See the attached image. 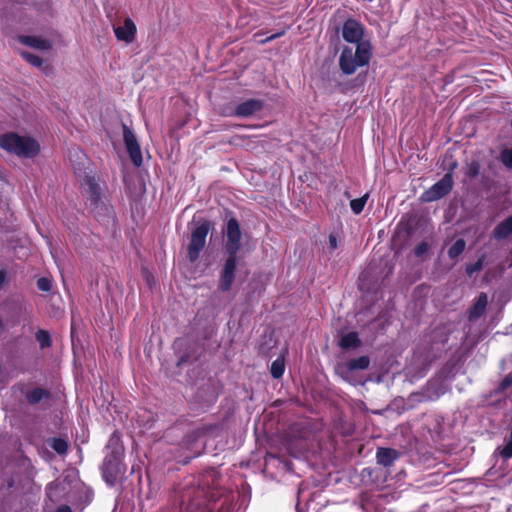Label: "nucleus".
I'll return each mask as SVG.
<instances>
[{
	"label": "nucleus",
	"mask_w": 512,
	"mask_h": 512,
	"mask_svg": "<svg viewBox=\"0 0 512 512\" xmlns=\"http://www.w3.org/2000/svg\"><path fill=\"white\" fill-rule=\"evenodd\" d=\"M372 56V47L369 41L358 43L355 49L345 46L339 57L340 70L351 75L360 67L367 65Z\"/></svg>",
	"instance_id": "obj_1"
},
{
	"label": "nucleus",
	"mask_w": 512,
	"mask_h": 512,
	"mask_svg": "<svg viewBox=\"0 0 512 512\" xmlns=\"http://www.w3.org/2000/svg\"><path fill=\"white\" fill-rule=\"evenodd\" d=\"M0 147L10 154L23 158H33L40 152V145L35 139L20 136L15 132L0 135Z\"/></svg>",
	"instance_id": "obj_2"
},
{
	"label": "nucleus",
	"mask_w": 512,
	"mask_h": 512,
	"mask_svg": "<svg viewBox=\"0 0 512 512\" xmlns=\"http://www.w3.org/2000/svg\"><path fill=\"white\" fill-rule=\"evenodd\" d=\"M370 366V358L366 355L350 359L346 362H339L335 365V373L345 382L351 385H363L365 381L361 371L367 370Z\"/></svg>",
	"instance_id": "obj_3"
},
{
	"label": "nucleus",
	"mask_w": 512,
	"mask_h": 512,
	"mask_svg": "<svg viewBox=\"0 0 512 512\" xmlns=\"http://www.w3.org/2000/svg\"><path fill=\"white\" fill-rule=\"evenodd\" d=\"M125 472L122 456L106 454L102 464V475L106 483L114 485L124 477Z\"/></svg>",
	"instance_id": "obj_4"
},
{
	"label": "nucleus",
	"mask_w": 512,
	"mask_h": 512,
	"mask_svg": "<svg viewBox=\"0 0 512 512\" xmlns=\"http://www.w3.org/2000/svg\"><path fill=\"white\" fill-rule=\"evenodd\" d=\"M209 228V223L205 222L193 230L190 243L187 248L188 259L191 262H195L199 258L201 251L204 249Z\"/></svg>",
	"instance_id": "obj_5"
},
{
	"label": "nucleus",
	"mask_w": 512,
	"mask_h": 512,
	"mask_svg": "<svg viewBox=\"0 0 512 512\" xmlns=\"http://www.w3.org/2000/svg\"><path fill=\"white\" fill-rule=\"evenodd\" d=\"M453 187V176L451 172H447L438 182L426 190L421 199L425 202H433L446 196Z\"/></svg>",
	"instance_id": "obj_6"
},
{
	"label": "nucleus",
	"mask_w": 512,
	"mask_h": 512,
	"mask_svg": "<svg viewBox=\"0 0 512 512\" xmlns=\"http://www.w3.org/2000/svg\"><path fill=\"white\" fill-rule=\"evenodd\" d=\"M241 230L238 221L231 218L227 222L225 230V250L231 256H236L241 248Z\"/></svg>",
	"instance_id": "obj_7"
},
{
	"label": "nucleus",
	"mask_w": 512,
	"mask_h": 512,
	"mask_svg": "<svg viewBox=\"0 0 512 512\" xmlns=\"http://www.w3.org/2000/svg\"><path fill=\"white\" fill-rule=\"evenodd\" d=\"M123 139L132 163L140 167L143 163L140 145L134 132L125 124H123Z\"/></svg>",
	"instance_id": "obj_8"
},
{
	"label": "nucleus",
	"mask_w": 512,
	"mask_h": 512,
	"mask_svg": "<svg viewBox=\"0 0 512 512\" xmlns=\"http://www.w3.org/2000/svg\"><path fill=\"white\" fill-rule=\"evenodd\" d=\"M264 108V101L260 99H248L235 106L233 110L226 113L227 116L249 118L261 112Z\"/></svg>",
	"instance_id": "obj_9"
},
{
	"label": "nucleus",
	"mask_w": 512,
	"mask_h": 512,
	"mask_svg": "<svg viewBox=\"0 0 512 512\" xmlns=\"http://www.w3.org/2000/svg\"><path fill=\"white\" fill-rule=\"evenodd\" d=\"M236 270V256L229 255L226 259L222 271L220 273L218 289L222 292H227L231 289Z\"/></svg>",
	"instance_id": "obj_10"
},
{
	"label": "nucleus",
	"mask_w": 512,
	"mask_h": 512,
	"mask_svg": "<svg viewBox=\"0 0 512 512\" xmlns=\"http://www.w3.org/2000/svg\"><path fill=\"white\" fill-rule=\"evenodd\" d=\"M364 29L363 26L355 19H348L344 22L342 27L343 39L349 43L356 44L363 43Z\"/></svg>",
	"instance_id": "obj_11"
},
{
	"label": "nucleus",
	"mask_w": 512,
	"mask_h": 512,
	"mask_svg": "<svg viewBox=\"0 0 512 512\" xmlns=\"http://www.w3.org/2000/svg\"><path fill=\"white\" fill-rule=\"evenodd\" d=\"M83 185L91 205H95V207H97L100 202L102 192L99 183L94 177H86Z\"/></svg>",
	"instance_id": "obj_12"
},
{
	"label": "nucleus",
	"mask_w": 512,
	"mask_h": 512,
	"mask_svg": "<svg viewBox=\"0 0 512 512\" xmlns=\"http://www.w3.org/2000/svg\"><path fill=\"white\" fill-rule=\"evenodd\" d=\"M400 453L392 448L380 447L376 452V460L383 467H391L400 458Z\"/></svg>",
	"instance_id": "obj_13"
},
{
	"label": "nucleus",
	"mask_w": 512,
	"mask_h": 512,
	"mask_svg": "<svg viewBox=\"0 0 512 512\" xmlns=\"http://www.w3.org/2000/svg\"><path fill=\"white\" fill-rule=\"evenodd\" d=\"M114 32L118 40L130 43L134 39L136 26L130 18H126L124 20V25L115 27Z\"/></svg>",
	"instance_id": "obj_14"
},
{
	"label": "nucleus",
	"mask_w": 512,
	"mask_h": 512,
	"mask_svg": "<svg viewBox=\"0 0 512 512\" xmlns=\"http://www.w3.org/2000/svg\"><path fill=\"white\" fill-rule=\"evenodd\" d=\"M18 40L26 46L42 51H47L52 48L51 42L40 36L19 35Z\"/></svg>",
	"instance_id": "obj_15"
},
{
	"label": "nucleus",
	"mask_w": 512,
	"mask_h": 512,
	"mask_svg": "<svg viewBox=\"0 0 512 512\" xmlns=\"http://www.w3.org/2000/svg\"><path fill=\"white\" fill-rule=\"evenodd\" d=\"M488 304V297L485 293H480V295L477 297L476 302L469 310L468 318L470 321L477 320L479 317H481L487 307Z\"/></svg>",
	"instance_id": "obj_16"
},
{
	"label": "nucleus",
	"mask_w": 512,
	"mask_h": 512,
	"mask_svg": "<svg viewBox=\"0 0 512 512\" xmlns=\"http://www.w3.org/2000/svg\"><path fill=\"white\" fill-rule=\"evenodd\" d=\"M26 400L29 404L31 405H34V404H37L43 400H48L50 399L51 397V394L48 390L46 389H43V388H40V387H35L29 391H27L26 395Z\"/></svg>",
	"instance_id": "obj_17"
},
{
	"label": "nucleus",
	"mask_w": 512,
	"mask_h": 512,
	"mask_svg": "<svg viewBox=\"0 0 512 512\" xmlns=\"http://www.w3.org/2000/svg\"><path fill=\"white\" fill-rule=\"evenodd\" d=\"M493 233L497 239H505L512 234V215L499 223Z\"/></svg>",
	"instance_id": "obj_18"
},
{
	"label": "nucleus",
	"mask_w": 512,
	"mask_h": 512,
	"mask_svg": "<svg viewBox=\"0 0 512 512\" xmlns=\"http://www.w3.org/2000/svg\"><path fill=\"white\" fill-rule=\"evenodd\" d=\"M361 345V340L356 332H349L341 336L339 346L343 349L357 348Z\"/></svg>",
	"instance_id": "obj_19"
},
{
	"label": "nucleus",
	"mask_w": 512,
	"mask_h": 512,
	"mask_svg": "<svg viewBox=\"0 0 512 512\" xmlns=\"http://www.w3.org/2000/svg\"><path fill=\"white\" fill-rule=\"evenodd\" d=\"M107 454L123 456L124 448L121 444L120 436L115 432L111 435L106 446Z\"/></svg>",
	"instance_id": "obj_20"
},
{
	"label": "nucleus",
	"mask_w": 512,
	"mask_h": 512,
	"mask_svg": "<svg viewBox=\"0 0 512 512\" xmlns=\"http://www.w3.org/2000/svg\"><path fill=\"white\" fill-rule=\"evenodd\" d=\"M271 375L274 379H279L283 376L285 371V362L283 357H278L271 364Z\"/></svg>",
	"instance_id": "obj_21"
},
{
	"label": "nucleus",
	"mask_w": 512,
	"mask_h": 512,
	"mask_svg": "<svg viewBox=\"0 0 512 512\" xmlns=\"http://www.w3.org/2000/svg\"><path fill=\"white\" fill-rule=\"evenodd\" d=\"M466 243L463 239H457L448 250V256L451 259H456L465 250Z\"/></svg>",
	"instance_id": "obj_22"
},
{
	"label": "nucleus",
	"mask_w": 512,
	"mask_h": 512,
	"mask_svg": "<svg viewBox=\"0 0 512 512\" xmlns=\"http://www.w3.org/2000/svg\"><path fill=\"white\" fill-rule=\"evenodd\" d=\"M499 161L509 170L512 169V148H503L500 150Z\"/></svg>",
	"instance_id": "obj_23"
},
{
	"label": "nucleus",
	"mask_w": 512,
	"mask_h": 512,
	"mask_svg": "<svg viewBox=\"0 0 512 512\" xmlns=\"http://www.w3.org/2000/svg\"><path fill=\"white\" fill-rule=\"evenodd\" d=\"M36 340L39 342V345L42 349L48 348L52 344L51 336L48 331L40 329L37 331Z\"/></svg>",
	"instance_id": "obj_24"
},
{
	"label": "nucleus",
	"mask_w": 512,
	"mask_h": 512,
	"mask_svg": "<svg viewBox=\"0 0 512 512\" xmlns=\"http://www.w3.org/2000/svg\"><path fill=\"white\" fill-rule=\"evenodd\" d=\"M368 197H369V195L365 194L360 198L351 200L350 207L355 214L358 215L363 211L365 204L368 200Z\"/></svg>",
	"instance_id": "obj_25"
},
{
	"label": "nucleus",
	"mask_w": 512,
	"mask_h": 512,
	"mask_svg": "<svg viewBox=\"0 0 512 512\" xmlns=\"http://www.w3.org/2000/svg\"><path fill=\"white\" fill-rule=\"evenodd\" d=\"M481 165L477 160L469 162L465 167V175L469 178H475L479 175Z\"/></svg>",
	"instance_id": "obj_26"
},
{
	"label": "nucleus",
	"mask_w": 512,
	"mask_h": 512,
	"mask_svg": "<svg viewBox=\"0 0 512 512\" xmlns=\"http://www.w3.org/2000/svg\"><path fill=\"white\" fill-rule=\"evenodd\" d=\"M21 56L23 59H25L29 64H31L34 67L41 68L43 66V59L37 55H34L30 52H21Z\"/></svg>",
	"instance_id": "obj_27"
},
{
	"label": "nucleus",
	"mask_w": 512,
	"mask_h": 512,
	"mask_svg": "<svg viewBox=\"0 0 512 512\" xmlns=\"http://www.w3.org/2000/svg\"><path fill=\"white\" fill-rule=\"evenodd\" d=\"M51 447L60 455H63L68 451V443L62 438H54L51 442Z\"/></svg>",
	"instance_id": "obj_28"
},
{
	"label": "nucleus",
	"mask_w": 512,
	"mask_h": 512,
	"mask_svg": "<svg viewBox=\"0 0 512 512\" xmlns=\"http://www.w3.org/2000/svg\"><path fill=\"white\" fill-rule=\"evenodd\" d=\"M484 265V256L480 257L475 263L466 266V273L472 276L474 273L480 271Z\"/></svg>",
	"instance_id": "obj_29"
},
{
	"label": "nucleus",
	"mask_w": 512,
	"mask_h": 512,
	"mask_svg": "<svg viewBox=\"0 0 512 512\" xmlns=\"http://www.w3.org/2000/svg\"><path fill=\"white\" fill-rule=\"evenodd\" d=\"M37 287L41 291H49L51 289V283L49 279L42 277L38 279Z\"/></svg>",
	"instance_id": "obj_30"
},
{
	"label": "nucleus",
	"mask_w": 512,
	"mask_h": 512,
	"mask_svg": "<svg viewBox=\"0 0 512 512\" xmlns=\"http://www.w3.org/2000/svg\"><path fill=\"white\" fill-rule=\"evenodd\" d=\"M427 250H428V244H427V243H425V242H422V243H420V244L416 247V249H415V254H416V256H421V255H423L424 253H426V252H427Z\"/></svg>",
	"instance_id": "obj_31"
},
{
	"label": "nucleus",
	"mask_w": 512,
	"mask_h": 512,
	"mask_svg": "<svg viewBox=\"0 0 512 512\" xmlns=\"http://www.w3.org/2000/svg\"><path fill=\"white\" fill-rule=\"evenodd\" d=\"M512 385V376L508 375L504 378V380L501 383L502 388H507Z\"/></svg>",
	"instance_id": "obj_32"
},
{
	"label": "nucleus",
	"mask_w": 512,
	"mask_h": 512,
	"mask_svg": "<svg viewBox=\"0 0 512 512\" xmlns=\"http://www.w3.org/2000/svg\"><path fill=\"white\" fill-rule=\"evenodd\" d=\"M329 246L331 249L337 248V238L333 234L329 236Z\"/></svg>",
	"instance_id": "obj_33"
},
{
	"label": "nucleus",
	"mask_w": 512,
	"mask_h": 512,
	"mask_svg": "<svg viewBox=\"0 0 512 512\" xmlns=\"http://www.w3.org/2000/svg\"><path fill=\"white\" fill-rule=\"evenodd\" d=\"M6 281V273L3 270H0V288Z\"/></svg>",
	"instance_id": "obj_34"
},
{
	"label": "nucleus",
	"mask_w": 512,
	"mask_h": 512,
	"mask_svg": "<svg viewBox=\"0 0 512 512\" xmlns=\"http://www.w3.org/2000/svg\"><path fill=\"white\" fill-rule=\"evenodd\" d=\"M456 167H457V162L456 161L451 162L449 165L448 172H451V174H452Z\"/></svg>",
	"instance_id": "obj_35"
},
{
	"label": "nucleus",
	"mask_w": 512,
	"mask_h": 512,
	"mask_svg": "<svg viewBox=\"0 0 512 512\" xmlns=\"http://www.w3.org/2000/svg\"><path fill=\"white\" fill-rule=\"evenodd\" d=\"M57 512H71V509L68 506L60 507Z\"/></svg>",
	"instance_id": "obj_36"
},
{
	"label": "nucleus",
	"mask_w": 512,
	"mask_h": 512,
	"mask_svg": "<svg viewBox=\"0 0 512 512\" xmlns=\"http://www.w3.org/2000/svg\"><path fill=\"white\" fill-rule=\"evenodd\" d=\"M276 37H277V35H272V36L268 37L265 41L272 40V39H274V38H276Z\"/></svg>",
	"instance_id": "obj_37"
},
{
	"label": "nucleus",
	"mask_w": 512,
	"mask_h": 512,
	"mask_svg": "<svg viewBox=\"0 0 512 512\" xmlns=\"http://www.w3.org/2000/svg\"><path fill=\"white\" fill-rule=\"evenodd\" d=\"M301 492H302V488L300 487V488H299V495H298V497H300V493H301Z\"/></svg>",
	"instance_id": "obj_38"
},
{
	"label": "nucleus",
	"mask_w": 512,
	"mask_h": 512,
	"mask_svg": "<svg viewBox=\"0 0 512 512\" xmlns=\"http://www.w3.org/2000/svg\"><path fill=\"white\" fill-rule=\"evenodd\" d=\"M511 127H512V120H511Z\"/></svg>",
	"instance_id": "obj_39"
}]
</instances>
